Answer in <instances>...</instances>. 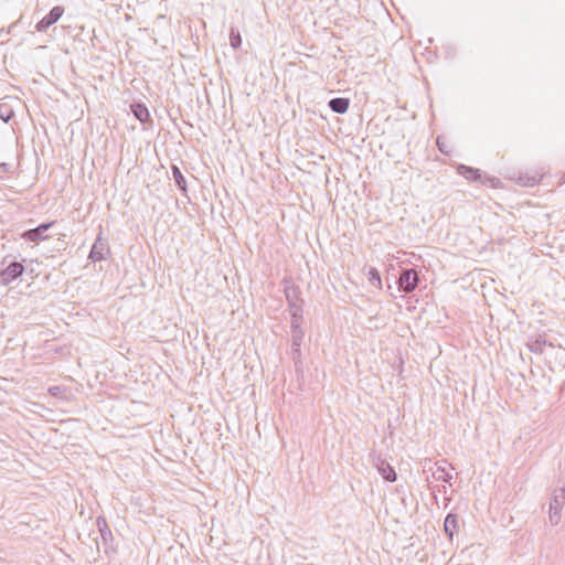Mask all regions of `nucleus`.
Wrapping results in <instances>:
<instances>
[{
	"label": "nucleus",
	"mask_w": 565,
	"mask_h": 565,
	"mask_svg": "<svg viewBox=\"0 0 565 565\" xmlns=\"http://www.w3.org/2000/svg\"><path fill=\"white\" fill-rule=\"evenodd\" d=\"M63 13H64V8L61 6H55L54 8L51 9V11L43 19H41L36 23L35 30L38 32H45L51 25H53L61 19Z\"/></svg>",
	"instance_id": "6"
},
{
	"label": "nucleus",
	"mask_w": 565,
	"mask_h": 565,
	"mask_svg": "<svg viewBox=\"0 0 565 565\" xmlns=\"http://www.w3.org/2000/svg\"><path fill=\"white\" fill-rule=\"evenodd\" d=\"M24 266L19 262H11L4 269L0 271V280L4 286L10 285L24 273Z\"/></svg>",
	"instance_id": "2"
},
{
	"label": "nucleus",
	"mask_w": 565,
	"mask_h": 565,
	"mask_svg": "<svg viewBox=\"0 0 565 565\" xmlns=\"http://www.w3.org/2000/svg\"><path fill=\"white\" fill-rule=\"evenodd\" d=\"M303 331L300 327L291 329V344L292 347H301L303 340Z\"/></svg>",
	"instance_id": "17"
},
{
	"label": "nucleus",
	"mask_w": 565,
	"mask_h": 565,
	"mask_svg": "<svg viewBox=\"0 0 565 565\" xmlns=\"http://www.w3.org/2000/svg\"><path fill=\"white\" fill-rule=\"evenodd\" d=\"M96 523L103 542L107 544L108 542L113 541V533L107 524L106 519L103 516H98Z\"/></svg>",
	"instance_id": "11"
},
{
	"label": "nucleus",
	"mask_w": 565,
	"mask_h": 565,
	"mask_svg": "<svg viewBox=\"0 0 565 565\" xmlns=\"http://www.w3.org/2000/svg\"><path fill=\"white\" fill-rule=\"evenodd\" d=\"M9 172V164L7 163H0V178H2V174Z\"/></svg>",
	"instance_id": "23"
},
{
	"label": "nucleus",
	"mask_w": 565,
	"mask_h": 565,
	"mask_svg": "<svg viewBox=\"0 0 565 565\" xmlns=\"http://www.w3.org/2000/svg\"><path fill=\"white\" fill-rule=\"evenodd\" d=\"M458 172H459V174H461L462 177H465L467 180H470V181H477L481 177L478 169L467 167L463 164H460L458 167Z\"/></svg>",
	"instance_id": "15"
},
{
	"label": "nucleus",
	"mask_w": 565,
	"mask_h": 565,
	"mask_svg": "<svg viewBox=\"0 0 565 565\" xmlns=\"http://www.w3.org/2000/svg\"><path fill=\"white\" fill-rule=\"evenodd\" d=\"M13 117V110L7 105H0V119L8 122Z\"/></svg>",
	"instance_id": "19"
},
{
	"label": "nucleus",
	"mask_w": 565,
	"mask_h": 565,
	"mask_svg": "<svg viewBox=\"0 0 565 565\" xmlns=\"http://www.w3.org/2000/svg\"><path fill=\"white\" fill-rule=\"evenodd\" d=\"M369 279L372 285L380 286L381 285V276L376 268H370L369 270Z\"/></svg>",
	"instance_id": "20"
},
{
	"label": "nucleus",
	"mask_w": 565,
	"mask_h": 565,
	"mask_svg": "<svg viewBox=\"0 0 565 565\" xmlns=\"http://www.w3.org/2000/svg\"><path fill=\"white\" fill-rule=\"evenodd\" d=\"M418 285V275L415 269H403L398 278V288L405 294L413 292Z\"/></svg>",
	"instance_id": "3"
},
{
	"label": "nucleus",
	"mask_w": 565,
	"mask_h": 565,
	"mask_svg": "<svg viewBox=\"0 0 565 565\" xmlns=\"http://www.w3.org/2000/svg\"><path fill=\"white\" fill-rule=\"evenodd\" d=\"M106 252H108L107 241L98 236L92 246L88 258L93 263L104 260L106 258Z\"/></svg>",
	"instance_id": "7"
},
{
	"label": "nucleus",
	"mask_w": 565,
	"mask_h": 565,
	"mask_svg": "<svg viewBox=\"0 0 565 565\" xmlns=\"http://www.w3.org/2000/svg\"><path fill=\"white\" fill-rule=\"evenodd\" d=\"M230 43L233 49H238L242 44V38L238 31L231 30Z\"/></svg>",
	"instance_id": "18"
},
{
	"label": "nucleus",
	"mask_w": 565,
	"mask_h": 565,
	"mask_svg": "<svg viewBox=\"0 0 565 565\" xmlns=\"http://www.w3.org/2000/svg\"><path fill=\"white\" fill-rule=\"evenodd\" d=\"M286 296H287V300H288L289 309H290V313H291L290 329H296L297 327H300V324H301L302 308L299 303H297V301L295 299H292L290 297V295L288 292Z\"/></svg>",
	"instance_id": "8"
},
{
	"label": "nucleus",
	"mask_w": 565,
	"mask_h": 565,
	"mask_svg": "<svg viewBox=\"0 0 565 565\" xmlns=\"http://www.w3.org/2000/svg\"><path fill=\"white\" fill-rule=\"evenodd\" d=\"M553 347L552 343L547 342L543 337H539L534 340L527 342V348L531 352L535 354H542L544 352L545 347Z\"/></svg>",
	"instance_id": "13"
},
{
	"label": "nucleus",
	"mask_w": 565,
	"mask_h": 565,
	"mask_svg": "<svg viewBox=\"0 0 565 565\" xmlns=\"http://www.w3.org/2000/svg\"><path fill=\"white\" fill-rule=\"evenodd\" d=\"M433 477L437 481L449 482L452 479L451 473L445 467H437L433 472Z\"/></svg>",
	"instance_id": "16"
},
{
	"label": "nucleus",
	"mask_w": 565,
	"mask_h": 565,
	"mask_svg": "<svg viewBox=\"0 0 565 565\" xmlns=\"http://www.w3.org/2000/svg\"><path fill=\"white\" fill-rule=\"evenodd\" d=\"M565 504V488L555 489L552 493L548 505V520L552 525H557L562 518V510Z\"/></svg>",
	"instance_id": "1"
},
{
	"label": "nucleus",
	"mask_w": 565,
	"mask_h": 565,
	"mask_svg": "<svg viewBox=\"0 0 565 565\" xmlns=\"http://www.w3.org/2000/svg\"><path fill=\"white\" fill-rule=\"evenodd\" d=\"M459 529V516L455 513H448L444 521V530L449 540H452L454 535Z\"/></svg>",
	"instance_id": "9"
},
{
	"label": "nucleus",
	"mask_w": 565,
	"mask_h": 565,
	"mask_svg": "<svg viewBox=\"0 0 565 565\" xmlns=\"http://www.w3.org/2000/svg\"><path fill=\"white\" fill-rule=\"evenodd\" d=\"M372 463L385 481H396V471L385 459L381 458V456H374L372 459Z\"/></svg>",
	"instance_id": "5"
},
{
	"label": "nucleus",
	"mask_w": 565,
	"mask_h": 565,
	"mask_svg": "<svg viewBox=\"0 0 565 565\" xmlns=\"http://www.w3.org/2000/svg\"><path fill=\"white\" fill-rule=\"evenodd\" d=\"M328 106L335 114H344L350 106L349 98L335 97L329 100Z\"/></svg>",
	"instance_id": "10"
},
{
	"label": "nucleus",
	"mask_w": 565,
	"mask_h": 565,
	"mask_svg": "<svg viewBox=\"0 0 565 565\" xmlns=\"http://www.w3.org/2000/svg\"><path fill=\"white\" fill-rule=\"evenodd\" d=\"M291 355L295 361L299 360L301 355L300 347L291 345Z\"/></svg>",
	"instance_id": "21"
},
{
	"label": "nucleus",
	"mask_w": 565,
	"mask_h": 565,
	"mask_svg": "<svg viewBox=\"0 0 565 565\" xmlns=\"http://www.w3.org/2000/svg\"><path fill=\"white\" fill-rule=\"evenodd\" d=\"M436 142H437V146H438V149H439L440 152H443V153H448L449 152L447 150V148H446V145L441 141L440 137L437 138Z\"/></svg>",
	"instance_id": "22"
},
{
	"label": "nucleus",
	"mask_w": 565,
	"mask_h": 565,
	"mask_svg": "<svg viewBox=\"0 0 565 565\" xmlns=\"http://www.w3.org/2000/svg\"><path fill=\"white\" fill-rule=\"evenodd\" d=\"M171 172H172L173 180H174L177 186L179 188V190L183 194H186V192H188L186 180H185L184 175L182 174L180 168L178 166L173 164L171 167Z\"/></svg>",
	"instance_id": "12"
},
{
	"label": "nucleus",
	"mask_w": 565,
	"mask_h": 565,
	"mask_svg": "<svg viewBox=\"0 0 565 565\" xmlns=\"http://www.w3.org/2000/svg\"><path fill=\"white\" fill-rule=\"evenodd\" d=\"M130 108H131V113L134 114V116L140 122H146L149 120L150 114H149L148 108L143 104L136 103V104H132L130 106Z\"/></svg>",
	"instance_id": "14"
},
{
	"label": "nucleus",
	"mask_w": 565,
	"mask_h": 565,
	"mask_svg": "<svg viewBox=\"0 0 565 565\" xmlns=\"http://www.w3.org/2000/svg\"><path fill=\"white\" fill-rule=\"evenodd\" d=\"M54 225V222L49 223H42L35 228H31L28 231H24L21 234V238L29 242H40L45 241L50 236L46 234V232Z\"/></svg>",
	"instance_id": "4"
},
{
	"label": "nucleus",
	"mask_w": 565,
	"mask_h": 565,
	"mask_svg": "<svg viewBox=\"0 0 565 565\" xmlns=\"http://www.w3.org/2000/svg\"><path fill=\"white\" fill-rule=\"evenodd\" d=\"M60 391V387L58 386H53L49 390V392L52 394V395H57V392Z\"/></svg>",
	"instance_id": "24"
}]
</instances>
